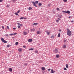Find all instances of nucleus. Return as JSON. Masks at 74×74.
<instances>
[{
	"mask_svg": "<svg viewBox=\"0 0 74 74\" xmlns=\"http://www.w3.org/2000/svg\"><path fill=\"white\" fill-rule=\"evenodd\" d=\"M7 7H9V5H7Z\"/></svg>",
	"mask_w": 74,
	"mask_h": 74,
	"instance_id": "nucleus-48",
	"label": "nucleus"
},
{
	"mask_svg": "<svg viewBox=\"0 0 74 74\" xmlns=\"http://www.w3.org/2000/svg\"><path fill=\"white\" fill-rule=\"evenodd\" d=\"M33 29H31V32H33Z\"/></svg>",
	"mask_w": 74,
	"mask_h": 74,
	"instance_id": "nucleus-41",
	"label": "nucleus"
},
{
	"mask_svg": "<svg viewBox=\"0 0 74 74\" xmlns=\"http://www.w3.org/2000/svg\"><path fill=\"white\" fill-rule=\"evenodd\" d=\"M33 41V40L32 39H29L28 40V42H31Z\"/></svg>",
	"mask_w": 74,
	"mask_h": 74,
	"instance_id": "nucleus-7",
	"label": "nucleus"
},
{
	"mask_svg": "<svg viewBox=\"0 0 74 74\" xmlns=\"http://www.w3.org/2000/svg\"><path fill=\"white\" fill-rule=\"evenodd\" d=\"M60 57L59 55H56V58H59V57Z\"/></svg>",
	"mask_w": 74,
	"mask_h": 74,
	"instance_id": "nucleus-20",
	"label": "nucleus"
},
{
	"mask_svg": "<svg viewBox=\"0 0 74 74\" xmlns=\"http://www.w3.org/2000/svg\"><path fill=\"white\" fill-rule=\"evenodd\" d=\"M66 45H63V48H66Z\"/></svg>",
	"mask_w": 74,
	"mask_h": 74,
	"instance_id": "nucleus-19",
	"label": "nucleus"
},
{
	"mask_svg": "<svg viewBox=\"0 0 74 74\" xmlns=\"http://www.w3.org/2000/svg\"><path fill=\"white\" fill-rule=\"evenodd\" d=\"M19 12H20V10H18V11H17V13H19Z\"/></svg>",
	"mask_w": 74,
	"mask_h": 74,
	"instance_id": "nucleus-37",
	"label": "nucleus"
},
{
	"mask_svg": "<svg viewBox=\"0 0 74 74\" xmlns=\"http://www.w3.org/2000/svg\"><path fill=\"white\" fill-rule=\"evenodd\" d=\"M12 1H13V2H14L16 1V0H12Z\"/></svg>",
	"mask_w": 74,
	"mask_h": 74,
	"instance_id": "nucleus-44",
	"label": "nucleus"
},
{
	"mask_svg": "<svg viewBox=\"0 0 74 74\" xmlns=\"http://www.w3.org/2000/svg\"><path fill=\"white\" fill-rule=\"evenodd\" d=\"M13 29L14 30H15V29H16V28H15V27L13 28Z\"/></svg>",
	"mask_w": 74,
	"mask_h": 74,
	"instance_id": "nucleus-45",
	"label": "nucleus"
},
{
	"mask_svg": "<svg viewBox=\"0 0 74 74\" xmlns=\"http://www.w3.org/2000/svg\"><path fill=\"white\" fill-rule=\"evenodd\" d=\"M23 47L24 48H26V46H25V45H24V46H23Z\"/></svg>",
	"mask_w": 74,
	"mask_h": 74,
	"instance_id": "nucleus-46",
	"label": "nucleus"
},
{
	"mask_svg": "<svg viewBox=\"0 0 74 74\" xmlns=\"http://www.w3.org/2000/svg\"><path fill=\"white\" fill-rule=\"evenodd\" d=\"M18 51L19 52H22V49L21 48H19L18 49Z\"/></svg>",
	"mask_w": 74,
	"mask_h": 74,
	"instance_id": "nucleus-12",
	"label": "nucleus"
},
{
	"mask_svg": "<svg viewBox=\"0 0 74 74\" xmlns=\"http://www.w3.org/2000/svg\"><path fill=\"white\" fill-rule=\"evenodd\" d=\"M9 71H10V72L12 71V69L11 68H9Z\"/></svg>",
	"mask_w": 74,
	"mask_h": 74,
	"instance_id": "nucleus-6",
	"label": "nucleus"
},
{
	"mask_svg": "<svg viewBox=\"0 0 74 74\" xmlns=\"http://www.w3.org/2000/svg\"><path fill=\"white\" fill-rule=\"evenodd\" d=\"M64 70H67V69H66V68H64Z\"/></svg>",
	"mask_w": 74,
	"mask_h": 74,
	"instance_id": "nucleus-39",
	"label": "nucleus"
},
{
	"mask_svg": "<svg viewBox=\"0 0 74 74\" xmlns=\"http://www.w3.org/2000/svg\"><path fill=\"white\" fill-rule=\"evenodd\" d=\"M50 70H51V69H48V71H50Z\"/></svg>",
	"mask_w": 74,
	"mask_h": 74,
	"instance_id": "nucleus-47",
	"label": "nucleus"
},
{
	"mask_svg": "<svg viewBox=\"0 0 74 74\" xmlns=\"http://www.w3.org/2000/svg\"><path fill=\"white\" fill-rule=\"evenodd\" d=\"M62 12H63V13H64V14H66V11H62Z\"/></svg>",
	"mask_w": 74,
	"mask_h": 74,
	"instance_id": "nucleus-21",
	"label": "nucleus"
},
{
	"mask_svg": "<svg viewBox=\"0 0 74 74\" xmlns=\"http://www.w3.org/2000/svg\"><path fill=\"white\" fill-rule=\"evenodd\" d=\"M23 34L24 36H25V35H27V33L26 32L24 31L23 32Z\"/></svg>",
	"mask_w": 74,
	"mask_h": 74,
	"instance_id": "nucleus-4",
	"label": "nucleus"
},
{
	"mask_svg": "<svg viewBox=\"0 0 74 74\" xmlns=\"http://www.w3.org/2000/svg\"><path fill=\"white\" fill-rule=\"evenodd\" d=\"M71 22H74V21H71Z\"/></svg>",
	"mask_w": 74,
	"mask_h": 74,
	"instance_id": "nucleus-49",
	"label": "nucleus"
},
{
	"mask_svg": "<svg viewBox=\"0 0 74 74\" xmlns=\"http://www.w3.org/2000/svg\"><path fill=\"white\" fill-rule=\"evenodd\" d=\"M63 1L64 2H67V0H63Z\"/></svg>",
	"mask_w": 74,
	"mask_h": 74,
	"instance_id": "nucleus-35",
	"label": "nucleus"
},
{
	"mask_svg": "<svg viewBox=\"0 0 74 74\" xmlns=\"http://www.w3.org/2000/svg\"><path fill=\"white\" fill-rule=\"evenodd\" d=\"M7 29H9V27L8 26H7Z\"/></svg>",
	"mask_w": 74,
	"mask_h": 74,
	"instance_id": "nucleus-38",
	"label": "nucleus"
},
{
	"mask_svg": "<svg viewBox=\"0 0 74 74\" xmlns=\"http://www.w3.org/2000/svg\"><path fill=\"white\" fill-rule=\"evenodd\" d=\"M66 67L67 68H68L69 67V65H68V64H66Z\"/></svg>",
	"mask_w": 74,
	"mask_h": 74,
	"instance_id": "nucleus-24",
	"label": "nucleus"
},
{
	"mask_svg": "<svg viewBox=\"0 0 74 74\" xmlns=\"http://www.w3.org/2000/svg\"><path fill=\"white\" fill-rule=\"evenodd\" d=\"M3 1V0H0V3H1V2H2Z\"/></svg>",
	"mask_w": 74,
	"mask_h": 74,
	"instance_id": "nucleus-40",
	"label": "nucleus"
},
{
	"mask_svg": "<svg viewBox=\"0 0 74 74\" xmlns=\"http://www.w3.org/2000/svg\"><path fill=\"white\" fill-rule=\"evenodd\" d=\"M18 29H20V28H21V26H20L18 25Z\"/></svg>",
	"mask_w": 74,
	"mask_h": 74,
	"instance_id": "nucleus-32",
	"label": "nucleus"
},
{
	"mask_svg": "<svg viewBox=\"0 0 74 74\" xmlns=\"http://www.w3.org/2000/svg\"><path fill=\"white\" fill-rule=\"evenodd\" d=\"M57 10H58V11H60V9H59V8H57Z\"/></svg>",
	"mask_w": 74,
	"mask_h": 74,
	"instance_id": "nucleus-28",
	"label": "nucleus"
},
{
	"mask_svg": "<svg viewBox=\"0 0 74 74\" xmlns=\"http://www.w3.org/2000/svg\"><path fill=\"white\" fill-rule=\"evenodd\" d=\"M51 3H49V4H48V6H49L50 5H51Z\"/></svg>",
	"mask_w": 74,
	"mask_h": 74,
	"instance_id": "nucleus-36",
	"label": "nucleus"
},
{
	"mask_svg": "<svg viewBox=\"0 0 74 74\" xmlns=\"http://www.w3.org/2000/svg\"><path fill=\"white\" fill-rule=\"evenodd\" d=\"M66 14H70V12L69 10H67V11H66Z\"/></svg>",
	"mask_w": 74,
	"mask_h": 74,
	"instance_id": "nucleus-10",
	"label": "nucleus"
},
{
	"mask_svg": "<svg viewBox=\"0 0 74 74\" xmlns=\"http://www.w3.org/2000/svg\"><path fill=\"white\" fill-rule=\"evenodd\" d=\"M66 30L67 32V35L69 36H70L71 35V31H70L69 29H67Z\"/></svg>",
	"mask_w": 74,
	"mask_h": 74,
	"instance_id": "nucleus-1",
	"label": "nucleus"
},
{
	"mask_svg": "<svg viewBox=\"0 0 74 74\" xmlns=\"http://www.w3.org/2000/svg\"><path fill=\"white\" fill-rule=\"evenodd\" d=\"M59 32H61V30H59Z\"/></svg>",
	"mask_w": 74,
	"mask_h": 74,
	"instance_id": "nucleus-53",
	"label": "nucleus"
},
{
	"mask_svg": "<svg viewBox=\"0 0 74 74\" xmlns=\"http://www.w3.org/2000/svg\"><path fill=\"white\" fill-rule=\"evenodd\" d=\"M53 51L55 53H57L58 52V49H56L55 50H54Z\"/></svg>",
	"mask_w": 74,
	"mask_h": 74,
	"instance_id": "nucleus-5",
	"label": "nucleus"
},
{
	"mask_svg": "<svg viewBox=\"0 0 74 74\" xmlns=\"http://www.w3.org/2000/svg\"><path fill=\"white\" fill-rule=\"evenodd\" d=\"M37 33L38 34H40V31H38L37 32Z\"/></svg>",
	"mask_w": 74,
	"mask_h": 74,
	"instance_id": "nucleus-17",
	"label": "nucleus"
},
{
	"mask_svg": "<svg viewBox=\"0 0 74 74\" xmlns=\"http://www.w3.org/2000/svg\"><path fill=\"white\" fill-rule=\"evenodd\" d=\"M8 34H7V35H6L7 37H8Z\"/></svg>",
	"mask_w": 74,
	"mask_h": 74,
	"instance_id": "nucleus-51",
	"label": "nucleus"
},
{
	"mask_svg": "<svg viewBox=\"0 0 74 74\" xmlns=\"http://www.w3.org/2000/svg\"><path fill=\"white\" fill-rule=\"evenodd\" d=\"M2 28L4 29V26H2Z\"/></svg>",
	"mask_w": 74,
	"mask_h": 74,
	"instance_id": "nucleus-50",
	"label": "nucleus"
},
{
	"mask_svg": "<svg viewBox=\"0 0 74 74\" xmlns=\"http://www.w3.org/2000/svg\"><path fill=\"white\" fill-rule=\"evenodd\" d=\"M41 69L43 71H44V70H45V67H42V68Z\"/></svg>",
	"mask_w": 74,
	"mask_h": 74,
	"instance_id": "nucleus-11",
	"label": "nucleus"
},
{
	"mask_svg": "<svg viewBox=\"0 0 74 74\" xmlns=\"http://www.w3.org/2000/svg\"><path fill=\"white\" fill-rule=\"evenodd\" d=\"M64 42H66V40H64Z\"/></svg>",
	"mask_w": 74,
	"mask_h": 74,
	"instance_id": "nucleus-43",
	"label": "nucleus"
},
{
	"mask_svg": "<svg viewBox=\"0 0 74 74\" xmlns=\"http://www.w3.org/2000/svg\"><path fill=\"white\" fill-rule=\"evenodd\" d=\"M46 32L47 33L48 35H49V34H50V32H47V31H46Z\"/></svg>",
	"mask_w": 74,
	"mask_h": 74,
	"instance_id": "nucleus-15",
	"label": "nucleus"
},
{
	"mask_svg": "<svg viewBox=\"0 0 74 74\" xmlns=\"http://www.w3.org/2000/svg\"><path fill=\"white\" fill-rule=\"evenodd\" d=\"M55 72V71H53V69H52L51 70V73H54Z\"/></svg>",
	"mask_w": 74,
	"mask_h": 74,
	"instance_id": "nucleus-8",
	"label": "nucleus"
},
{
	"mask_svg": "<svg viewBox=\"0 0 74 74\" xmlns=\"http://www.w3.org/2000/svg\"><path fill=\"white\" fill-rule=\"evenodd\" d=\"M58 37H60V33H59L58 35Z\"/></svg>",
	"mask_w": 74,
	"mask_h": 74,
	"instance_id": "nucleus-18",
	"label": "nucleus"
},
{
	"mask_svg": "<svg viewBox=\"0 0 74 74\" xmlns=\"http://www.w3.org/2000/svg\"><path fill=\"white\" fill-rule=\"evenodd\" d=\"M1 40L3 42H4V43H7V42L4 40V39L3 38H1Z\"/></svg>",
	"mask_w": 74,
	"mask_h": 74,
	"instance_id": "nucleus-2",
	"label": "nucleus"
},
{
	"mask_svg": "<svg viewBox=\"0 0 74 74\" xmlns=\"http://www.w3.org/2000/svg\"><path fill=\"white\" fill-rule=\"evenodd\" d=\"M38 5L39 7H40V6H41V5H42V3H38Z\"/></svg>",
	"mask_w": 74,
	"mask_h": 74,
	"instance_id": "nucleus-14",
	"label": "nucleus"
},
{
	"mask_svg": "<svg viewBox=\"0 0 74 74\" xmlns=\"http://www.w3.org/2000/svg\"><path fill=\"white\" fill-rule=\"evenodd\" d=\"M33 25L34 26H36V25H38V23H34L33 24Z\"/></svg>",
	"mask_w": 74,
	"mask_h": 74,
	"instance_id": "nucleus-13",
	"label": "nucleus"
},
{
	"mask_svg": "<svg viewBox=\"0 0 74 74\" xmlns=\"http://www.w3.org/2000/svg\"><path fill=\"white\" fill-rule=\"evenodd\" d=\"M58 20H56V22L58 23V22H59V20H60V19H59V18H58Z\"/></svg>",
	"mask_w": 74,
	"mask_h": 74,
	"instance_id": "nucleus-22",
	"label": "nucleus"
},
{
	"mask_svg": "<svg viewBox=\"0 0 74 74\" xmlns=\"http://www.w3.org/2000/svg\"><path fill=\"white\" fill-rule=\"evenodd\" d=\"M32 8L31 7H29V8H28L29 10H32Z\"/></svg>",
	"mask_w": 74,
	"mask_h": 74,
	"instance_id": "nucleus-23",
	"label": "nucleus"
},
{
	"mask_svg": "<svg viewBox=\"0 0 74 74\" xmlns=\"http://www.w3.org/2000/svg\"><path fill=\"white\" fill-rule=\"evenodd\" d=\"M17 25H19V26H22V24H20V23H17Z\"/></svg>",
	"mask_w": 74,
	"mask_h": 74,
	"instance_id": "nucleus-16",
	"label": "nucleus"
},
{
	"mask_svg": "<svg viewBox=\"0 0 74 74\" xmlns=\"http://www.w3.org/2000/svg\"><path fill=\"white\" fill-rule=\"evenodd\" d=\"M69 18H71V16H69Z\"/></svg>",
	"mask_w": 74,
	"mask_h": 74,
	"instance_id": "nucleus-54",
	"label": "nucleus"
},
{
	"mask_svg": "<svg viewBox=\"0 0 74 74\" xmlns=\"http://www.w3.org/2000/svg\"><path fill=\"white\" fill-rule=\"evenodd\" d=\"M10 46H11L10 45H7V47H10Z\"/></svg>",
	"mask_w": 74,
	"mask_h": 74,
	"instance_id": "nucleus-26",
	"label": "nucleus"
},
{
	"mask_svg": "<svg viewBox=\"0 0 74 74\" xmlns=\"http://www.w3.org/2000/svg\"><path fill=\"white\" fill-rule=\"evenodd\" d=\"M31 3H33V5H34V6H35V7H37V5H36V3L34 1H32Z\"/></svg>",
	"mask_w": 74,
	"mask_h": 74,
	"instance_id": "nucleus-3",
	"label": "nucleus"
},
{
	"mask_svg": "<svg viewBox=\"0 0 74 74\" xmlns=\"http://www.w3.org/2000/svg\"><path fill=\"white\" fill-rule=\"evenodd\" d=\"M35 30V29H34V31Z\"/></svg>",
	"mask_w": 74,
	"mask_h": 74,
	"instance_id": "nucleus-55",
	"label": "nucleus"
},
{
	"mask_svg": "<svg viewBox=\"0 0 74 74\" xmlns=\"http://www.w3.org/2000/svg\"><path fill=\"white\" fill-rule=\"evenodd\" d=\"M20 19H23V17H21L20 18Z\"/></svg>",
	"mask_w": 74,
	"mask_h": 74,
	"instance_id": "nucleus-33",
	"label": "nucleus"
},
{
	"mask_svg": "<svg viewBox=\"0 0 74 74\" xmlns=\"http://www.w3.org/2000/svg\"><path fill=\"white\" fill-rule=\"evenodd\" d=\"M54 36H51V38H54Z\"/></svg>",
	"mask_w": 74,
	"mask_h": 74,
	"instance_id": "nucleus-34",
	"label": "nucleus"
},
{
	"mask_svg": "<svg viewBox=\"0 0 74 74\" xmlns=\"http://www.w3.org/2000/svg\"><path fill=\"white\" fill-rule=\"evenodd\" d=\"M15 15H18V13H16V12L15 13Z\"/></svg>",
	"mask_w": 74,
	"mask_h": 74,
	"instance_id": "nucleus-30",
	"label": "nucleus"
},
{
	"mask_svg": "<svg viewBox=\"0 0 74 74\" xmlns=\"http://www.w3.org/2000/svg\"><path fill=\"white\" fill-rule=\"evenodd\" d=\"M59 17H60V18H61V16H60Z\"/></svg>",
	"mask_w": 74,
	"mask_h": 74,
	"instance_id": "nucleus-52",
	"label": "nucleus"
},
{
	"mask_svg": "<svg viewBox=\"0 0 74 74\" xmlns=\"http://www.w3.org/2000/svg\"><path fill=\"white\" fill-rule=\"evenodd\" d=\"M55 36H56V35H55Z\"/></svg>",
	"mask_w": 74,
	"mask_h": 74,
	"instance_id": "nucleus-56",
	"label": "nucleus"
},
{
	"mask_svg": "<svg viewBox=\"0 0 74 74\" xmlns=\"http://www.w3.org/2000/svg\"><path fill=\"white\" fill-rule=\"evenodd\" d=\"M15 44L16 45H18V42H16V43H15Z\"/></svg>",
	"mask_w": 74,
	"mask_h": 74,
	"instance_id": "nucleus-31",
	"label": "nucleus"
},
{
	"mask_svg": "<svg viewBox=\"0 0 74 74\" xmlns=\"http://www.w3.org/2000/svg\"><path fill=\"white\" fill-rule=\"evenodd\" d=\"M35 53H38V51H37V50H35Z\"/></svg>",
	"mask_w": 74,
	"mask_h": 74,
	"instance_id": "nucleus-29",
	"label": "nucleus"
},
{
	"mask_svg": "<svg viewBox=\"0 0 74 74\" xmlns=\"http://www.w3.org/2000/svg\"><path fill=\"white\" fill-rule=\"evenodd\" d=\"M15 34H17V33L11 34H9V36H12V35H15Z\"/></svg>",
	"mask_w": 74,
	"mask_h": 74,
	"instance_id": "nucleus-9",
	"label": "nucleus"
},
{
	"mask_svg": "<svg viewBox=\"0 0 74 74\" xmlns=\"http://www.w3.org/2000/svg\"><path fill=\"white\" fill-rule=\"evenodd\" d=\"M36 4H38V1H36L35 2Z\"/></svg>",
	"mask_w": 74,
	"mask_h": 74,
	"instance_id": "nucleus-25",
	"label": "nucleus"
},
{
	"mask_svg": "<svg viewBox=\"0 0 74 74\" xmlns=\"http://www.w3.org/2000/svg\"><path fill=\"white\" fill-rule=\"evenodd\" d=\"M24 66H26L27 65V64L26 63H25L24 64Z\"/></svg>",
	"mask_w": 74,
	"mask_h": 74,
	"instance_id": "nucleus-42",
	"label": "nucleus"
},
{
	"mask_svg": "<svg viewBox=\"0 0 74 74\" xmlns=\"http://www.w3.org/2000/svg\"><path fill=\"white\" fill-rule=\"evenodd\" d=\"M33 49H34L31 48L29 49V50H31V51H33Z\"/></svg>",
	"mask_w": 74,
	"mask_h": 74,
	"instance_id": "nucleus-27",
	"label": "nucleus"
}]
</instances>
